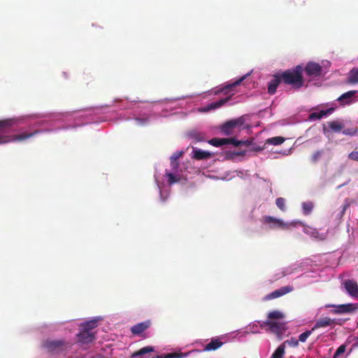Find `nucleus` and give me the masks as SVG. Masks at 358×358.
<instances>
[{
	"instance_id": "nucleus-43",
	"label": "nucleus",
	"mask_w": 358,
	"mask_h": 358,
	"mask_svg": "<svg viewBox=\"0 0 358 358\" xmlns=\"http://www.w3.org/2000/svg\"><path fill=\"white\" fill-rule=\"evenodd\" d=\"M245 151H243V152H241L237 153V155H245Z\"/></svg>"
},
{
	"instance_id": "nucleus-2",
	"label": "nucleus",
	"mask_w": 358,
	"mask_h": 358,
	"mask_svg": "<svg viewBox=\"0 0 358 358\" xmlns=\"http://www.w3.org/2000/svg\"><path fill=\"white\" fill-rule=\"evenodd\" d=\"M303 71V67L297 65L294 69L283 71L280 73L282 82L286 85H292L295 89L301 88L304 83Z\"/></svg>"
},
{
	"instance_id": "nucleus-19",
	"label": "nucleus",
	"mask_w": 358,
	"mask_h": 358,
	"mask_svg": "<svg viewBox=\"0 0 358 358\" xmlns=\"http://www.w3.org/2000/svg\"><path fill=\"white\" fill-rule=\"evenodd\" d=\"M334 108H328L327 110H322L319 112H315L310 114L309 118L310 120H320L324 116L330 114L333 112Z\"/></svg>"
},
{
	"instance_id": "nucleus-34",
	"label": "nucleus",
	"mask_w": 358,
	"mask_h": 358,
	"mask_svg": "<svg viewBox=\"0 0 358 358\" xmlns=\"http://www.w3.org/2000/svg\"><path fill=\"white\" fill-rule=\"evenodd\" d=\"M166 176L168 178V182L169 185L174 184L179 180V178L172 173H166Z\"/></svg>"
},
{
	"instance_id": "nucleus-40",
	"label": "nucleus",
	"mask_w": 358,
	"mask_h": 358,
	"mask_svg": "<svg viewBox=\"0 0 358 358\" xmlns=\"http://www.w3.org/2000/svg\"><path fill=\"white\" fill-rule=\"evenodd\" d=\"M348 157L354 161L358 162V151H353L348 155Z\"/></svg>"
},
{
	"instance_id": "nucleus-31",
	"label": "nucleus",
	"mask_w": 358,
	"mask_h": 358,
	"mask_svg": "<svg viewBox=\"0 0 358 358\" xmlns=\"http://www.w3.org/2000/svg\"><path fill=\"white\" fill-rule=\"evenodd\" d=\"M302 208L305 215H309L313 208V203L312 202H304L302 204Z\"/></svg>"
},
{
	"instance_id": "nucleus-35",
	"label": "nucleus",
	"mask_w": 358,
	"mask_h": 358,
	"mask_svg": "<svg viewBox=\"0 0 358 358\" xmlns=\"http://www.w3.org/2000/svg\"><path fill=\"white\" fill-rule=\"evenodd\" d=\"M245 78H246V76H242L241 78H239L238 80H237L234 83L229 85L225 89L228 90V89H231L232 87H234L236 86L239 85L245 80Z\"/></svg>"
},
{
	"instance_id": "nucleus-27",
	"label": "nucleus",
	"mask_w": 358,
	"mask_h": 358,
	"mask_svg": "<svg viewBox=\"0 0 358 358\" xmlns=\"http://www.w3.org/2000/svg\"><path fill=\"white\" fill-rule=\"evenodd\" d=\"M190 352L183 354V353H178V352H171L168 353L164 355L157 356V358H182L187 357Z\"/></svg>"
},
{
	"instance_id": "nucleus-7",
	"label": "nucleus",
	"mask_w": 358,
	"mask_h": 358,
	"mask_svg": "<svg viewBox=\"0 0 358 358\" xmlns=\"http://www.w3.org/2000/svg\"><path fill=\"white\" fill-rule=\"evenodd\" d=\"M264 327H266V331L275 334L279 338H282L287 330L286 324L274 321H266Z\"/></svg>"
},
{
	"instance_id": "nucleus-21",
	"label": "nucleus",
	"mask_w": 358,
	"mask_h": 358,
	"mask_svg": "<svg viewBox=\"0 0 358 358\" xmlns=\"http://www.w3.org/2000/svg\"><path fill=\"white\" fill-rule=\"evenodd\" d=\"M347 83L349 84L358 83V67L353 68L350 71Z\"/></svg>"
},
{
	"instance_id": "nucleus-29",
	"label": "nucleus",
	"mask_w": 358,
	"mask_h": 358,
	"mask_svg": "<svg viewBox=\"0 0 358 358\" xmlns=\"http://www.w3.org/2000/svg\"><path fill=\"white\" fill-rule=\"evenodd\" d=\"M284 317L282 313L278 310H273L268 314V319L269 320H280Z\"/></svg>"
},
{
	"instance_id": "nucleus-38",
	"label": "nucleus",
	"mask_w": 358,
	"mask_h": 358,
	"mask_svg": "<svg viewBox=\"0 0 358 358\" xmlns=\"http://www.w3.org/2000/svg\"><path fill=\"white\" fill-rule=\"evenodd\" d=\"M322 151H316L315 152L313 155H312V162L315 163L317 162L319 159L322 156Z\"/></svg>"
},
{
	"instance_id": "nucleus-23",
	"label": "nucleus",
	"mask_w": 358,
	"mask_h": 358,
	"mask_svg": "<svg viewBox=\"0 0 358 358\" xmlns=\"http://www.w3.org/2000/svg\"><path fill=\"white\" fill-rule=\"evenodd\" d=\"M189 136L195 142H201L206 140L205 134L196 131H190L189 133Z\"/></svg>"
},
{
	"instance_id": "nucleus-16",
	"label": "nucleus",
	"mask_w": 358,
	"mask_h": 358,
	"mask_svg": "<svg viewBox=\"0 0 358 358\" xmlns=\"http://www.w3.org/2000/svg\"><path fill=\"white\" fill-rule=\"evenodd\" d=\"M224 343L218 337L213 338L210 343L204 346L203 351H214L223 345Z\"/></svg>"
},
{
	"instance_id": "nucleus-33",
	"label": "nucleus",
	"mask_w": 358,
	"mask_h": 358,
	"mask_svg": "<svg viewBox=\"0 0 358 358\" xmlns=\"http://www.w3.org/2000/svg\"><path fill=\"white\" fill-rule=\"evenodd\" d=\"M276 206L282 210H285V199L282 197L277 198L275 200Z\"/></svg>"
},
{
	"instance_id": "nucleus-12",
	"label": "nucleus",
	"mask_w": 358,
	"mask_h": 358,
	"mask_svg": "<svg viewBox=\"0 0 358 358\" xmlns=\"http://www.w3.org/2000/svg\"><path fill=\"white\" fill-rule=\"evenodd\" d=\"M344 287L348 294L353 298H358V284L354 280H346Z\"/></svg>"
},
{
	"instance_id": "nucleus-26",
	"label": "nucleus",
	"mask_w": 358,
	"mask_h": 358,
	"mask_svg": "<svg viewBox=\"0 0 358 358\" xmlns=\"http://www.w3.org/2000/svg\"><path fill=\"white\" fill-rule=\"evenodd\" d=\"M285 138L281 136H275L269 138L266 141V144H271L274 145H278L284 143Z\"/></svg>"
},
{
	"instance_id": "nucleus-20",
	"label": "nucleus",
	"mask_w": 358,
	"mask_h": 358,
	"mask_svg": "<svg viewBox=\"0 0 358 358\" xmlns=\"http://www.w3.org/2000/svg\"><path fill=\"white\" fill-rule=\"evenodd\" d=\"M229 99H230V96H228L224 99H221L218 101L213 102V103L208 104L204 110L208 111L212 109L218 108L221 107L222 106H223L224 103H226L227 101H229Z\"/></svg>"
},
{
	"instance_id": "nucleus-22",
	"label": "nucleus",
	"mask_w": 358,
	"mask_h": 358,
	"mask_svg": "<svg viewBox=\"0 0 358 358\" xmlns=\"http://www.w3.org/2000/svg\"><path fill=\"white\" fill-rule=\"evenodd\" d=\"M97 327V320H92L87 322H85L82 323L80 326V328L87 331H92V329L96 328Z\"/></svg>"
},
{
	"instance_id": "nucleus-10",
	"label": "nucleus",
	"mask_w": 358,
	"mask_h": 358,
	"mask_svg": "<svg viewBox=\"0 0 358 358\" xmlns=\"http://www.w3.org/2000/svg\"><path fill=\"white\" fill-rule=\"evenodd\" d=\"M77 341L81 344H88L92 343L95 338V333L92 331H87L82 329L80 332L76 335Z\"/></svg>"
},
{
	"instance_id": "nucleus-36",
	"label": "nucleus",
	"mask_w": 358,
	"mask_h": 358,
	"mask_svg": "<svg viewBox=\"0 0 358 358\" xmlns=\"http://www.w3.org/2000/svg\"><path fill=\"white\" fill-rule=\"evenodd\" d=\"M354 203V201L352 199H346L345 200V203H344V205H343V210H342V212H341V215H343L345 213V211L346 210V209L350 206V205L352 203Z\"/></svg>"
},
{
	"instance_id": "nucleus-37",
	"label": "nucleus",
	"mask_w": 358,
	"mask_h": 358,
	"mask_svg": "<svg viewBox=\"0 0 358 358\" xmlns=\"http://www.w3.org/2000/svg\"><path fill=\"white\" fill-rule=\"evenodd\" d=\"M286 343H287L290 346L295 348L299 345V341L296 338H291L289 340L286 341Z\"/></svg>"
},
{
	"instance_id": "nucleus-41",
	"label": "nucleus",
	"mask_w": 358,
	"mask_h": 358,
	"mask_svg": "<svg viewBox=\"0 0 358 358\" xmlns=\"http://www.w3.org/2000/svg\"><path fill=\"white\" fill-rule=\"evenodd\" d=\"M171 166L173 171H176L179 166L178 161H171Z\"/></svg>"
},
{
	"instance_id": "nucleus-32",
	"label": "nucleus",
	"mask_w": 358,
	"mask_h": 358,
	"mask_svg": "<svg viewBox=\"0 0 358 358\" xmlns=\"http://www.w3.org/2000/svg\"><path fill=\"white\" fill-rule=\"evenodd\" d=\"M313 331L311 330H307L305 332L301 334L299 336V341L305 343L307 340V338L311 335L312 332Z\"/></svg>"
},
{
	"instance_id": "nucleus-3",
	"label": "nucleus",
	"mask_w": 358,
	"mask_h": 358,
	"mask_svg": "<svg viewBox=\"0 0 358 358\" xmlns=\"http://www.w3.org/2000/svg\"><path fill=\"white\" fill-rule=\"evenodd\" d=\"M73 343L65 340H46L43 347L52 355L66 354L72 347Z\"/></svg>"
},
{
	"instance_id": "nucleus-4",
	"label": "nucleus",
	"mask_w": 358,
	"mask_h": 358,
	"mask_svg": "<svg viewBox=\"0 0 358 358\" xmlns=\"http://www.w3.org/2000/svg\"><path fill=\"white\" fill-rule=\"evenodd\" d=\"M208 143L215 146V147H220L224 145L227 144H232L234 146H241V145H245V146H249L251 144V141H238L235 138H213L210 140H209Z\"/></svg>"
},
{
	"instance_id": "nucleus-18",
	"label": "nucleus",
	"mask_w": 358,
	"mask_h": 358,
	"mask_svg": "<svg viewBox=\"0 0 358 358\" xmlns=\"http://www.w3.org/2000/svg\"><path fill=\"white\" fill-rule=\"evenodd\" d=\"M193 157L196 160L207 159L212 157V154L199 149H193Z\"/></svg>"
},
{
	"instance_id": "nucleus-14",
	"label": "nucleus",
	"mask_w": 358,
	"mask_h": 358,
	"mask_svg": "<svg viewBox=\"0 0 358 358\" xmlns=\"http://www.w3.org/2000/svg\"><path fill=\"white\" fill-rule=\"evenodd\" d=\"M335 324V320L331 319L328 317H322L316 321L313 327L312 328V331H315L317 329L324 328L329 326H331Z\"/></svg>"
},
{
	"instance_id": "nucleus-42",
	"label": "nucleus",
	"mask_w": 358,
	"mask_h": 358,
	"mask_svg": "<svg viewBox=\"0 0 358 358\" xmlns=\"http://www.w3.org/2000/svg\"><path fill=\"white\" fill-rule=\"evenodd\" d=\"M356 131L350 129H344L343 131V134L349 136H353L355 134Z\"/></svg>"
},
{
	"instance_id": "nucleus-39",
	"label": "nucleus",
	"mask_w": 358,
	"mask_h": 358,
	"mask_svg": "<svg viewBox=\"0 0 358 358\" xmlns=\"http://www.w3.org/2000/svg\"><path fill=\"white\" fill-rule=\"evenodd\" d=\"M182 152H174L170 158L171 161H178V159L182 155Z\"/></svg>"
},
{
	"instance_id": "nucleus-13",
	"label": "nucleus",
	"mask_w": 358,
	"mask_h": 358,
	"mask_svg": "<svg viewBox=\"0 0 358 358\" xmlns=\"http://www.w3.org/2000/svg\"><path fill=\"white\" fill-rule=\"evenodd\" d=\"M281 82H282L281 74L277 73L274 75L273 78L268 83V93L270 94H274L276 92L278 86Z\"/></svg>"
},
{
	"instance_id": "nucleus-25",
	"label": "nucleus",
	"mask_w": 358,
	"mask_h": 358,
	"mask_svg": "<svg viewBox=\"0 0 358 358\" xmlns=\"http://www.w3.org/2000/svg\"><path fill=\"white\" fill-rule=\"evenodd\" d=\"M328 126L334 132H340L344 128V124L339 121L329 122Z\"/></svg>"
},
{
	"instance_id": "nucleus-5",
	"label": "nucleus",
	"mask_w": 358,
	"mask_h": 358,
	"mask_svg": "<svg viewBox=\"0 0 358 358\" xmlns=\"http://www.w3.org/2000/svg\"><path fill=\"white\" fill-rule=\"evenodd\" d=\"M263 222L265 224H270L271 229H280L282 230H287L291 227H294L295 224L289 222H285L282 220L275 218L272 216L266 215L263 217Z\"/></svg>"
},
{
	"instance_id": "nucleus-6",
	"label": "nucleus",
	"mask_w": 358,
	"mask_h": 358,
	"mask_svg": "<svg viewBox=\"0 0 358 358\" xmlns=\"http://www.w3.org/2000/svg\"><path fill=\"white\" fill-rule=\"evenodd\" d=\"M326 308H334L331 310L333 314L340 315L345 313H352L358 309V303H345L341 305L327 304Z\"/></svg>"
},
{
	"instance_id": "nucleus-15",
	"label": "nucleus",
	"mask_w": 358,
	"mask_h": 358,
	"mask_svg": "<svg viewBox=\"0 0 358 358\" xmlns=\"http://www.w3.org/2000/svg\"><path fill=\"white\" fill-rule=\"evenodd\" d=\"M150 321L147 320L140 322L131 328V331L134 335H139L150 327Z\"/></svg>"
},
{
	"instance_id": "nucleus-8",
	"label": "nucleus",
	"mask_w": 358,
	"mask_h": 358,
	"mask_svg": "<svg viewBox=\"0 0 358 358\" xmlns=\"http://www.w3.org/2000/svg\"><path fill=\"white\" fill-rule=\"evenodd\" d=\"M244 122L245 120L243 117L234 120H231L224 123L221 126L220 130L223 134L229 136L233 133L235 128L237 127L243 126Z\"/></svg>"
},
{
	"instance_id": "nucleus-28",
	"label": "nucleus",
	"mask_w": 358,
	"mask_h": 358,
	"mask_svg": "<svg viewBox=\"0 0 358 358\" xmlns=\"http://www.w3.org/2000/svg\"><path fill=\"white\" fill-rule=\"evenodd\" d=\"M285 354V345L282 344L273 353L271 358H282Z\"/></svg>"
},
{
	"instance_id": "nucleus-11",
	"label": "nucleus",
	"mask_w": 358,
	"mask_h": 358,
	"mask_svg": "<svg viewBox=\"0 0 358 358\" xmlns=\"http://www.w3.org/2000/svg\"><path fill=\"white\" fill-rule=\"evenodd\" d=\"M293 290V287L292 286H284L278 289H275L271 292L270 294H267L265 297V300H272L280 296H282L285 295L286 294H288L291 292Z\"/></svg>"
},
{
	"instance_id": "nucleus-9",
	"label": "nucleus",
	"mask_w": 358,
	"mask_h": 358,
	"mask_svg": "<svg viewBox=\"0 0 358 358\" xmlns=\"http://www.w3.org/2000/svg\"><path fill=\"white\" fill-rule=\"evenodd\" d=\"M306 74L312 78L319 77L322 73V66L315 62H308L304 68Z\"/></svg>"
},
{
	"instance_id": "nucleus-30",
	"label": "nucleus",
	"mask_w": 358,
	"mask_h": 358,
	"mask_svg": "<svg viewBox=\"0 0 358 358\" xmlns=\"http://www.w3.org/2000/svg\"><path fill=\"white\" fill-rule=\"evenodd\" d=\"M346 350L345 344L340 345L336 350L333 358H345L344 353Z\"/></svg>"
},
{
	"instance_id": "nucleus-1",
	"label": "nucleus",
	"mask_w": 358,
	"mask_h": 358,
	"mask_svg": "<svg viewBox=\"0 0 358 358\" xmlns=\"http://www.w3.org/2000/svg\"><path fill=\"white\" fill-rule=\"evenodd\" d=\"M15 121L13 119L0 120V144L13 141H25L40 132L39 130H35L34 132L27 134L22 133L13 136L3 135V133H4L6 129L11 127L15 124Z\"/></svg>"
},
{
	"instance_id": "nucleus-24",
	"label": "nucleus",
	"mask_w": 358,
	"mask_h": 358,
	"mask_svg": "<svg viewBox=\"0 0 358 358\" xmlns=\"http://www.w3.org/2000/svg\"><path fill=\"white\" fill-rule=\"evenodd\" d=\"M153 351H154V348L153 347L146 346V347L142 348L139 350L134 352L131 355V358H135V357H139V356H142V355H145L147 353L152 352Z\"/></svg>"
},
{
	"instance_id": "nucleus-17",
	"label": "nucleus",
	"mask_w": 358,
	"mask_h": 358,
	"mask_svg": "<svg viewBox=\"0 0 358 358\" xmlns=\"http://www.w3.org/2000/svg\"><path fill=\"white\" fill-rule=\"evenodd\" d=\"M356 93V90L348 91L341 94L337 99V101H339L342 106L350 104L352 103V98Z\"/></svg>"
}]
</instances>
